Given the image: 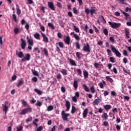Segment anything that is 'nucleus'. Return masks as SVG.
I'll list each match as a JSON object with an SVG mask.
<instances>
[{
  "label": "nucleus",
  "instance_id": "f257e3e1",
  "mask_svg": "<svg viewBox=\"0 0 131 131\" xmlns=\"http://www.w3.org/2000/svg\"><path fill=\"white\" fill-rule=\"evenodd\" d=\"M91 10H89V8H85V12L86 13L87 15H89V14H91V16H93L94 14H96V12H97V10H96V7H92Z\"/></svg>",
  "mask_w": 131,
  "mask_h": 131
},
{
  "label": "nucleus",
  "instance_id": "f03ea898",
  "mask_svg": "<svg viewBox=\"0 0 131 131\" xmlns=\"http://www.w3.org/2000/svg\"><path fill=\"white\" fill-rule=\"evenodd\" d=\"M111 48L113 53L116 54L117 57H118V58H120V57H121V53H120V52H119V51H118V50L116 49L115 47H113L112 45H111Z\"/></svg>",
  "mask_w": 131,
  "mask_h": 131
},
{
  "label": "nucleus",
  "instance_id": "7ed1b4c3",
  "mask_svg": "<svg viewBox=\"0 0 131 131\" xmlns=\"http://www.w3.org/2000/svg\"><path fill=\"white\" fill-rule=\"evenodd\" d=\"M108 24L111 26L112 28H113V29L119 28L121 25L120 23H112L111 21H108Z\"/></svg>",
  "mask_w": 131,
  "mask_h": 131
},
{
  "label": "nucleus",
  "instance_id": "20e7f679",
  "mask_svg": "<svg viewBox=\"0 0 131 131\" xmlns=\"http://www.w3.org/2000/svg\"><path fill=\"white\" fill-rule=\"evenodd\" d=\"M61 115L64 121H68V116H69V114H66L65 113V111H62L61 112Z\"/></svg>",
  "mask_w": 131,
  "mask_h": 131
},
{
  "label": "nucleus",
  "instance_id": "39448f33",
  "mask_svg": "<svg viewBox=\"0 0 131 131\" xmlns=\"http://www.w3.org/2000/svg\"><path fill=\"white\" fill-rule=\"evenodd\" d=\"M29 112H32V108H31V107H28L24 109L20 113V114L23 115H25L26 113H28Z\"/></svg>",
  "mask_w": 131,
  "mask_h": 131
},
{
  "label": "nucleus",
  "instance_id": "423d86ee",
  "mask_svg": "<svg viewBox=\"0 0 131 131\" xmlns=\"http://www.w3.org/2000/svg\"><path fill=\"white\" fill-rule=\"evenodd\" d=\"M31 55L29 53L26 54L25 57L21 59L22 62H26L30 60Z\"/></svg>",
  "mask_w": 131,
  "mask_h": 131
},
{
  "label": "nucleus",
  "instance_id": "0eeeda50",
  "mask_svg": "<svg viewBox=\"0 0 131 131\" xmlns=\"http://www.w3.org/2000/svg\"><path fill=\"white\" fill-rule=\"evenodd\" d=\"M48 7L49 8L51 9L52 11H55V5L54 3L52 2H48Z\"/></svg>",
  "mask_w": 131,
  "mask_h": 131
},
{
  "label": "nucleus",
  "instance_id": "6e6552de",
  "mask_svg": "<svg viewBox=\"0 0 131 131\" xmlns=\"http://www.w3.org/2000/svg\"><path fill=\"white\" fill-rule=\"evenodd\" d=\"M21 49L23 50H25V48H26V42L23 38L21 39Z\"/></svg>",
  "mask_w": 131,
  "mask_h": 131
},
{
  "label": "nucleus",
  "instance_id": "1a4fd4ad",
  "mask_svg": "<svg viewBox=\"0 0 131 131\" xmlns=\"http://www.w3.org/2000/svg\"><path fill=\"white\" fill-rule=\"evenodd\" d=\"M83 50L84 51V52H88V53L91 52V50H90V45L89 43H87L86 46H84Z\"/></svg>",
  "mask_w": 131,
  "mask_h": 131
},
{
  "label": "nucleus",
  "instance_id": "9d476101",
  "mask_svg": "<svg viewBox=\"0 0 131 131\" xmlns=\"http://www.w3.org/2000/svg\"><path fill=\"white\" fill-rule=\"evenodd\" d=\"M71 39H70V37L69 36H67L66 38L64 39V41L67 45H70V41Z\"/></svg>",
  "mask_w": 131,
  "mask_h": 131
},
{
  "label": "nucleus",
  "instance_id": "9b49d317",
  "mask_svg": "<svg viewBox=\"0 0 131 131\" xmlns=\"http://www.w3.org/2000/svg\"><path fill=\"white\" fill-rule=\"evenodd\" d=\"M70 34H71V35H73L74 37L75 38V39H76V40H80V38L79 37L78 35L75 34V33H74V32H71Z\"/></svg>",
  "mask_w": 131,
  "mask_h": 131
},
{
  "label": "nucleus",
  "instance_id": "f8f14e48",
  "mask_svg": "<svg viewBox=\"0 0 131 131\" xmlns=\"http://www.w3.org/2000/svg\"><path fill=\"white\" fill-rule=\"evenodd\" d=\"M101 101H102V100H101V99H100V98L96 99L94 100V101L93 102V105H96L97 106H98Z\"/></svg>",
  "mask_w": 131,
  "mask_h": 131
},
{
  "label": "nucleus",
  "instance_id": "ddd939ff",
  "mask_svg": "<svg viewBox=\"0 0 131 131\" xmlns=\"http://www.w3.org/2000/svg\"><path fill=\"white\" fill-rule=\"evenodd\" d=\"M16 55L18 57V58H20L21 59L24 57V54H23V52L21 51L18 53V51H17Z\"/></svg>",
  "mask_w": 131,
  "mask_h": 131
},
{
  "label": "nucleus",
  "instance_id": "4468645a",
  "mask_svg": "<svg viewBox=\"0 0 131 131\" xmlns=\"http://www.w3.org/2000/svg\"><path fill=\"white\" fill-rule=\"evenodd\" d=\"M68 60L69 61L70 63L72 65V66H76V62H75V61H74L72 59L69 58V57L68 58Z\"/></svg>",
  "mask_w": 131,
  "mask_h": 131
},
{
  "label": "nucleus",
  "instance_id": "2eb2a0df",
  "mask_svg": "<svg viewBox=\"0 0 131 131\" xmlns=\"http://www.w3.org/2000/svg\"><path fill=\"white\" fill-rule=\"evenodd\" d=\"M41 35L43 37V41L46 43L49 42V38H47V36H46L43 33H41Z\"/></svg>",
  "mask_w": 131,
  "mask_h": 131
},
{
  "label": "nucleus",
  "instance_id": "dca6fc26",
  "mask_svg": "<svg viewBox=\"0 0 131 131\" xmlns=\"http://www.w3.org/2000/svg\"><path fill=\"white\" fill-rule=\"evenodd\" d=\"M66 106L67 107L66 111H69L70 109V102H69V101H66Z\"/></svg>",
  "mask_w": 131,
  "mask_h": 131
},
{
  "label": "nucleus",
  "instance_id": "f3484780",
  "mask_svg": "<svg viewBox=\"0 0 131 131\" xmlns=\"http://www.w3.org/2000/svg\"><path fill=\"white\" fill-rule=\"evenodd\" d=\"M27 39L28 40L29 46H33V40H32V39H29V37L27 36Z\"/></svg>",
  "mask_w": 131,
  "mask_h": 131
},
{
  "label": "nucleus",
  "instance_id": "a211bd4d",
  "mask_svg": "<svg viewBox=\"0 0 131 131\" xmlns=\"http://www.w3.org/2000/svg\"><path fill=\"white\" fill-rule=\"evenodd\" d=\"M125 33L127 38H130V36H129V30L125 29Z\"/></svg>",
  "mask_w": 131,
  "mask_h": 131
},
{
  "label": "nucleus",
  "instance_id": "6ab92c4d",
  "mask_svg": "<svg viewBox=\"0 0 131 131\" xmlns=\"http://www.w3.org/2000/svg\"><path fill=\"white\" fill-rule=\"evenodd\" d=\"M88 108H85L83 112V118H86V117L88 116Z\"/></svg>",
  "mask_w": 131,
  "mask_h": 131
},
{
  "label": "nucleus",
  "instance_id": "aec40b11",
  "mask_svg": "<svg viewBox=\"0 0 131 131\" xmlns=\"http://www.w3.org/2000/svg\"><path fill=\"white\" fill-rule=\"evenodd\" d=\"M3 107V111L5 112V114H7V112L9 111V106L7 104H4Z\"/></svg>",
  "mask_w": 131,
  "mask_h": 131
},
{
  "label": "nucleus",
  "instance_id": "412c9836",
  "mask_svg": "<svg viewBox=\"0 0 131 131\" xmlns=\"http://www.w3.org/2000/svg\"><path fill=\"white\" fill-rule=\"evenodd\" d=\"M60 72L62 73V74H63V75H67V74H68V71H67V70L65 69H62L61 71Z\"/></svg>",
  "mask_w": 131,
  "mask_h": 131
},
{
  "label": "nucleus",
  "instance_id": "4be33fe9",
  "mask_svg": "<svg viewBox=\"0 0 131 131\" xmlns=\"http://www.w3.org/2000/svg\"><path fill=\"white\" fill-rule=\"evenodd\" d=\"M73 86L75 90H77V88H78V83L76 80H75L74 81Z\"/></svg>",
  "mask_w": 131,
  "mask_h": 131
},
{
  "label": "nucleus",
  "instance_id": "5701e85b",
  "mask_svg": "<svg viewBox=\"0 0 131 131\" xmlns=\"http://www.w3.org/2000/svg\"><path fill=\"white\" fill-rule=\"evenodd\" d=\"M101 117L102 118H103V119H104L105 120H107L108 119V116L107 113H104V114L102 115Z\"/></svg>",
  "mask_w": 131,
  "mask_h": 131
},
{
  "label": "nucleus",
  "instance_id": "b1692460",
  "mask_svg": "<svg viewBox=\"0 0 131 131\" xmlns=\"http://www.w3.org/2000/svg\"><path fill=\"white\" fill-rule=\"evenodd\" d=\"M24 83V81L23 80V79H21L17 84V88H20L22 85H23Z\"/></svg>",
  "mask_w": 131,
  "mask_h": 131
},
{
  "label": "nucleus",
  "instance_id": "393cba45",
  "mask_svg": "<svg viewBox=\"0 0 131 131\" xmlns=\"http://www.w3.org/2000/svg\"><path fill=\"white\" fill-rule=\"evenodd\" d=\"M103 107L106 110V111H108V110H110V109H111V105L107 104L105 105H103Z\"/></svg>",
  "mask_w": 131,
  "mask_h": 131
},
{
  "label": "nucleus",
  "instance_id": "a878e982",
  "mask_svg": "<svg viewBox=\"0 0 131 131\" xmlns=\"http://www.w3.org/2000/svg\"><path fill=\"white\" fill-rule=\"evenodd\" d=\"M83 75L84 78H88L89 77V72L86 70L83 71Z\"/></svg>",
  "mask_w": 131,
  "mask_h": 131
},
{
  "label": "nucleus",
  "instance_id": "bb28decb",
  "mask_svg": "<svg viewBox=\"0 0 131 131\" xmlns=\"http://www.w3.org/2000/svg\"><path fill=\"white\" fill-rule=\"evenodd\" d=\"M16 13L17 15H21V10H20V8H19V6L16 5Z\"/></svg>",
  "mask_w": 131,
  "mask_h": 131
},
{
  "label": "nucleus",
  "instance_id": "cd10ccee",
  "mask_svg": "<svg viewBox=\"0 0 131 131\" xmlns=\"http://www.w3.org/2000/svg\"><path fill=\"white\" fill-rule=\"evenodd\" d=\"M76 112V107L74 105H73L72 107V111H71L72 114H74V113H75Z\"/></svg>",
  "mask_w": 131,
  "mask_h": 131
},
{
  "label": "nucleus",
  "instance_id": "c85d7f7f",
  "mask_svg": "<svg viewBox=\"0 0 131 131\" xmlns=\"http://www.w3.org/2000/svg\"><path fill=\"white\" fill-rule=\"evenodd\" d=\"M35 38H36V39H40V35H39V34H38V33H36L34 35Z\"/></svg>",
  "mask_w": 131,
  "mask_h": 131
},
{
  "label": "nucleus",
  "instance_id": "c756f323",
  "mask_svg": "<svg viewBox=\"0 0 131 131\" xmlns=\"http://www.w3.org/2000/svg\"><path fill=\"white\" fill-rule=\"evenodd\" d=\"M83 88H84V90L86 91V92H90V89H89V88H88V86H86V85L85 84H84L82 85Z\"/></svg>",
  "mask_w": 131,
  "mask_h": 131
},
{
  "label": "nucleus",
  "instance_id": "7c9ffc66",
  "mask_svg": "<svg viewBox=\"0 0 131 131\" xmlns=\"http://www.w3.org/2000/svg\"><path fill=\"white\" fill-rule=\"evenodd\" d=\"M52 110H54V106L53 105H49L48 106L47 108L48 111H52Z\"/></svg>",
  "mask_w": 131,
  "mask_h": 131
},
{
  "label": "nucleus",
  "instance_id": "2f4dec72",
  "mask_svg": "<svg viewBox=\"0 0 131 131\" xmlns=\"http://www.w3.org/2000/svg\"><path fill=\"white\" fill-rule=\"evenodd\" d=\"M76 71L77 72V75H80V76H81V74H82V72L81 71V70H80V69H77L76 70Z\"/></svg>",
  "mask_w": 131,
  "mask_h": 131
},
{
  "label": "nucleus",
  "instance_id": "473e14b6",
  "mask_svg": "<svg viewBox=\"0 0 131 131\" xmlns=\"http://www.w3.org/2000/svg\"><path fill=\"white\" fill-rule=\"evenodd\" d=\"M105 78H106V80H107V81H110V82H111V83L113 82V80L112 79V78H110V77L106 76L105 77Z\"/></svg>",
  "mask_w": 131,
  "mask_h": 131
},
{
  "label": "nucleus",
  "instance_id": "72a5a7b5",
  "mask_svg": "<svg viewBox=\"0 0 131 131\" xmlns=\"http://www.w3.org/2000/svg\"><path fill=\"white\" fill-rule=\"evenodd\" d=\"M73 27L74 30H75V32H77V33H79V29L76 27V26H73Z\"/></svg>",
  "mask_w": 131,
  "mask_h": 131
},
{
  "label": "nucleus",
  "instance_id": "f704fd0d",
  "mask_svg": "<svg viewBox=\"0 0 131 131\" xmlns=\"http://www.w3.org/2000/svg\"><path fill=\"white\" fill-rule=\"evenodd\" d=\"M38 122V119H35L33 121V124H34L35 126H37V123Z\"/></svg>",
  "mask_w": 131,
  "mask_h": 131
},
{
  "label": "nucleus",
  "instance_id": "c9c22d12",
  "mask_svg": "<svg viewBox=\"0 0 131 131\" xmlns=\"http://www.w3.org/2000/svg\"><path fill=\"white\" fill-rule=\"evenodd\" d=\"M90 91L91 92H92L93 94H95L96 92V90L95 89V87L94 86H92V87L90 88Z\"/></svg>",
  "mask_w": 131,
  "mask_h": 131
},
{
  "label": "nucleus",
  "instance_id": "e433bc0d",
  "mask_svg": "<svg viewBox=\"0 0 131 131\" xmlns=\"http://www.w3.org/2000/svg\"><path fill=\"white\" fill-rule=\"evenodd\" d=\"M21 103H22L23 105L24 106H28V103H27V102L26 101H25V100H22Z\"/></svg>",
  "mask_w": 131,
  "mask_h": 131
},
{
  "label": "nucleus",
  "instance_id": "4c0bfd02",
  "mask_svg": "<svg viewBox=\"0 0 131 131\" xmlns=\"http://www.w3.org/2000/svg\"><path fill=\"white\" fill-rule=\"evenodd\" d=\"M48 26L49 27H51L52 28V29H55V26H54V25L51 23H48Z\"/></svg>",
  "mask_w": 131,
  "mask_h": 131
},
{
  "label": "nucleus",
  "instance_id": "58836bf2",
  "mask_svg": "<svg viewBox=\"0 0 131 131\" xmlns=\"http://www.w3.org/2000/svg\"><path fill=\"white\" fill-rule=\"evenodd\" d=\"M30 121H32V117H30L28 119H26V122L28 123V122H30Z\"/></svg>",
  "mask_w": 131,
  "mask_h": 131
},
{
  "label": "nucleus",
  "instance_id": "ea45409f",
  "mask_svg": "<svg viewBox=\"0 0 131 131\" xmlns=\"http://www.w3.org/2000/svg\"><path fill=\"white\" fill-rule=\"evenodd\" d=\"M19 31H20V29L18 28H15L14 29V33H15L16 34H18V33H19Z\"/></svg>",
  "mask_w": 131,
  "mask_h": 131
},
{
  "label": "nucleus",
  "instance_id": "a19ab883",
  "mask_svg": "<svg viewBox=\"0 0 131 131\" xmlns=\"http://www.w3.org/2000/svg\"><path fill=\"white\" fill-rule=\"evenodd\" d=\"M110 61L112 63H115V58H114V57H111L110 58Z\"/></svg>",
  "mask_w": 131,
  "mask_h": 131
},
{
  "label": "nucleus",
  "instance_id": "79ce46f5",
  "mask_svg": "<svg viewBox=\"0 0 131 131\" xmlns=\"http://www.w3.org/2000/svg\"><path fill=\"white\" fill-rule=\"evenodd\" d=\"M35 92H36L38 95H41V94H42V92L38 89H35Z\"/></svg>",
  "mask_w": 131,
  "mask_h": 131
},
{
  "label": "nucleus",
  "instance_id": "37998d69",
  "mask_svg": "<svg viewBox=\"0 0 131 131\" xmlns=\"http://www.w3.org/2000/svg\"><path fill=\"white\" fill-rule=\"evenodd\" d=\"M76 57L78 58V59H79V60L81 59V57L80 56V53L77 52L76 53Z\"/></svg>",
  "mask_w": 131,
  "mask_h": 131
},
{
  "label": "nucleus",
  "instance_id": "c03bdc74",
  "mask_svg": "<svg viewBox=\"0 0 131 131\" xmlns=\"http://www.w3.org/2000/svg\"><path fill=\"white\" fill-rule=\"evenodd\" d=\"M58 45H59L60 48H61V49L64 48V44H63V42H59Z\"/></svg>",
  "mask_w": 131,
  "mask_h": 131
},
{
  "label": "nucleus",
  "instance_id": "a18cd8bd",
  "mask_svg": "<svg viewBox=\"0 0 131 131\" xmlns=\"http://www.w3.org/2000/svg\"><path fill=\"white\" fill-rule=\"evenodd\" d=\"M107 53L108 56H112V52H111V50H110V49L107 50Z\"/></svg>",
  "mask_w": 131,
  "mask_h": 131
},
{
  "label": "nucleus",
  "instance_id": "49530a36",
  "mask_svg": "<svg viewBox=\"0 0 131 131\" xmlns=\"http://www.w3.org/2000/svg\"><path fill=\"white\" fill-rule=\"evenodd\" d=\"M42 105V102H40L39 101H38L37 103L36 104V106H38V107H40Z\"/></svg>",
  "mask_w": 131,
  "mask_h": 131
},
{
  "label": "nucleus",
  "instance_id": "de8ad7c7",
  "mask_svg": "<svg viewBox=\"0 0 131 131\" xmlns=\"http://www.w3.org/2000/svg\"><path fill=\"white\" fill-rule=\"evenodd\" d=\"M76 48L78 49V50H80V45H79V43H78V42H76Z\"/></svg>",
  "mask_w": 131,
  "mask_h": 131
},
{
  "label": "nucleus",
  "instance_id": "09e8293b",
  "mask_svg": "<svg viewBox=\"0 0 131 131\" xmlns=\"http://www.w3.org/2000/svg\"><path fill=\"white\" fill-rule=\"evenodd\" d=\"M43 52L45 53V54L46 56H48V55H49L48 52V49H47V48H44L43 49Z\"/></svg>",
  "mask_w": 131,
  "mask_h": 131
},
{
  "label": "nucleus",
  "instance_id": "8fccbe9b",
  "mask_svg": "<svg viewBox=\"0 0 131 131\" xmlns=\"http://www.w3.org/2000/svg\"><path fill=\"white\" fill-rule=\"evenodd\" d=\"M103 33L105 35H108V30H107V29H104L103 30Z\"/></svg>",
  "mask_w": 131,
  "mask_h": 131
},
{
  "label": "nucleus",
  "instance_id": "3c124183",
  "mask_svg": "<svg viewBox=\"0 0 131 131\" xmlns=\"http://www.w3.org/2000/svg\"><path fill=\"white\" fill-rule=\"evenodd\" d=\"M122 14H123V15H124L125 17H126V18H127L128 17H129V14L125 13V12H124V11L122 12Z\"/></svg>",
  "mask_w": 131,
  "mask_h": 131
},
{
  "label": "nucleus",
  "instance_id": "603ef678",
  "mask_svg": "<svg viewBox=\"0 0 131 131\" xmlns=\"http://www.w3.org/2000/svg\"><path fill=\"white\" fill-rule=\"evenodd\" d=\"M123 70L124 72H125V73H127V74H130V72H129V71L125 69V68H123Z\"/></svg>",
  "mask_w": 131,
  "mask_h": 131
},
{
  "label": "nucleus",
  "instance_id": "864d4df0",
  "mask_svg": "<svg viewBox=\"0 0 131 131\" xmlns=\"http://www.w3.org/2000/svg\"><path fill=\"white\" fill-rule=\"evenodd\" d=\"M57 6L60 9H62V4L60 2H57Z\"/></svg>",
  "mask_w": 131,
  "mask_h": 131
},
{
  "label": "nucleus",
  "instance_id": "5fc2aeb1",
  "mask_svg": "<svg viewBox=\"0 0 131 131\" xmlns=\"http://www.w3.org/2000/svg\"><path fill=\"white\" fill-rule=\"evenodd\" d=\"M72 100L73 102H75V103H76L77 102V98L75 96L72 97Z\"/></svg>",
  "mask_w": 131,
  "mask_h": 131
},
{
  "label": "nucleus",
  "instance_id": "6e6d98bb",
  "mask_svg": "<svg viewBox=\"0 0 131 131\" xmlns=\"http://www.w3.org/2000/svg\"><path fill=\"white\" fill-rule=\"evenodd\" d=\"M110 40L112 41V42H114L115 41V40L114 39V37L112 36L110 37Z\"/></svg>",
  "mask_w": 131,
  "mask_h": 131
},
{
  "label": "nucleus",
  "instance_id": "4d7b16f0",
  "mask_svg": "<svg viewBox=\"0 0 131 131\" xmlns=\"http://www.w3.org/2000/svg\"><path fill=\"white\" fill-rule=\"evenodd\" d=\"M61 91L62 93H65L66 92V89H65V87L62 86L61 88Z\"/></svg>",
  "mask_w": 131,
  "mask_h": 131
},
{
  "label": "nucleus",
  "instance_id": "13d9d810",
  "mask_svg": "<svg viewBox=\"0 0 131 131\" xmlns=\"http://www.w3.org/2000/svg\"><path fill=\"white\" fill-rule=\"evenodd\" d=\"M12 17L15 22H17V16H16V14H13Z\"/></svg>",
  "mask_w": 131,
  "mask_h": 131
},
{
  "label": "nucleus",
  "instance_id": "bf43d9fd",
  "mask_svg": "<svg viewBox=\"0 0 131 131\" xmlns=\"http://www.w3.org/2000/svg\"><path fill=\"white\" fill-rule=\"evenodd\" d=\"M43 128V127H42V126H40L39 127H38L36 129V131H41L42 130V129Z\"/></svg>",
  "mask_w": 131,
  "mask_h": 131
},
{
  "label": "nucleus",
  "instance_id": "052dcab7",
  "mask_svg": "<svg viewBox=\"0 0 131 131\" xmlns=\"http://www.w3.org/2000/svg\"><path fill=\"white\" fill-rule=\"evenodd\" d=\"M115 16H116L117 17H119L120 16V13H119L118 11H116L115 12Z\"/></svg>",
  "mask_w": 131,
  "mask_h": 131
},
{
  "label": "nucleus",
  "instance_id": "680f3d73",
  "mask_svg": "<svg viewBox=\"0 0 131 131\" xmlns=\"http://www.w3.org/2000/svg\"><path fill=\"white\" fill-rule=\"evenodd\" d=\"M33 74L34 75H35L36 76H38V73H37V71H34L33 72Z\"/></svg>",
  "mask_w": 131,
  "mask_h": 131
},
{
  "label": "nucleus",
  "instance_id": "e2e57ef3",
  "mask_svg": "<svg viewBox=\"0 0 131 131\" xmlns=\"http://www.w3.org/2000/svg\"><path fill=\"white\" fill-rule=\"evenodd\" d=\"M32 80L33 81H34V82H37V78H36V77H34L33 78H32Z\"/></svg>",
  "mask_w": 131,
  "mask_h": 131
},
{
  "label": "nucleus",
  "instance_id": "0e129e2a",
  "mask_svg": "<svg viewBox=\"0 0 131 131\" xmlns=\"http://www.w3.org/2000/svg\"><path fill=\"white\" fill-rule=\"evenodd\" d=\"M98 85L101 89H104V85L103 84V83H99Z\"/></svg>",
  "mask_w": 131,
  "mask_h": 131
},
{
  "label": "nucleus",
  "instance_id": "69168bd1",
  "mask_svg": "<svg viewBox=\"0 0 131 131\" xmlns=\"http://www.w3.org/2000/svg\"><path fill=\"white\" fill-rule=\"evenodd\" d=\"M99 65H100V64L98 63L97 62H95L94 63V67H95V68H99Z\"/></svg>",
  "mask_w": 131,
  "mask_h": 131
},
{
  "label": "nucleus",
  "instance_id": "338daca9",
  "mask_svg": "<svg viewBox=\"0 0 131 131\" xmlns=\"http://www.w3.org/2000/svg\"><path fill=\"white\" fill-rule=\"evenodd\" d=\"M123 54L124 56H128V54H127V51L126 50H124Z\"/></svg>",
  "mask_w": 131,
  "mask_h": 131
},
{
  "label": "nucleus",
  "instance_id": "774afa93",
  "mask_svg": "<svg viewBox=\"0 0 131 131\" xmlns=\"http://www.w3.org/2000/svg\"><path fill=\"white\" fill-rule=\"evenodd\" d=\"M49 131H56V126H54L52 129H49Z\"/></svg>",
  "mask_w": 131,
  "mask_h": 131
}]
</instances>
